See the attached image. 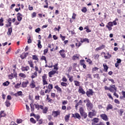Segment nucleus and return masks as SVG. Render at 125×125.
Returning a JSON list of instances; mask_svg holds the SVG:
<instances>
[{
  "label": "nucleus",
  "instance_id": "58836bf2",
  "mask_svg": "<svg viewBox=\"0 0 125 125\" xmlns=\"http://www.w3.org/2000/svg\"><path fill=\"white\" fill-rule=\"evenodd\" d=\"M103 66L104 70H105V72H107L108 69V66H107V65L105 63L103 64Z\"/></svg>",
  "mask_w": 125,
  "mask_h": 125
},
{
  "label": "nucleus",
  "instance_id": "864d4df0",
  "mask_svg": "<svg viewBox=\"0 0 125 125\" xmlns=\"http://www.w3.org/2000/svg\"><path fill=\"white\" fill-rule=\"evenodd\" d=\"M108 80L109 81V82H111V83H113V84L115 83V81H114L113 79H111L110 78H108Z\"/></svg>",
  "mask_w": 125,
  "mask_h": 125
},
{
  "label": "nucleus",
  "instance_id": "5fc2aeb1",
  "mask_svg": "<svg viewBox=\"0 0 125 125\" xmlns=\"http://www.w3.org/2000/svg\"><path fill=\"white\" fill-rule=\"evenodd\" d=\"M14 71V78H17V73L15 72V69L13 70Z\"/></svg>",
  "mask_w": 125,
  "mask_h": 125
},
{
  "label": "nucleus",
  "instance_id": "20e7f679",
  "mask_svg": "<svg viewBox=\"0 0 125 125\" xmlns=\"http://www.w3.org/2000/svg\"><path fill=\"white\" fill-rule=\"evenodd\" d=\"M86 105L89 110H91V109L93 108V104H92L90 101H89L88 103L86 104Z\"/></svg>",
  "mask_w": 125,
  "mask_h": 125
},
{
  "label": "nucleus",
  "instance_id": "aec40b11",
  "mask_svg": "<svg viewBox=\"0 0 125 125\" xmlns=\"http://www.w3.org/2000/svg\"><path fill=\"white\" fill-rule=\"evenodd\" d=\"M60 114V112H59L58 111L53 112V115H54V117H57V116H59Z\"/></svg>",
  "mask_w": 125,
  "mask_h": 125
},
{
  "label": "nucleus",
  "instance_id": "7ed1b4c3",
  "mask_svg": "<svg viewBox=\"0 0 125 125\" xmlns=\"http://www.w3.org/2000/svg\"><path fill=\"white\" fill-rule=\"evenodd\" d=\"M59 53H60L61 56L62 58H65L66 57V54H65V50L63 49L61 50L59 52Z\"/></svg>",
  "mask_w": 125,
  "mask_h": 125
},
{
  "label": "nucleus",
  "instance_id": "6e6552de",
  "mask_svg": "<svg viewBox=\"0 0 125 125\" xmlns=\"http://www.w3.org/2000/svg\"><path fill=\"white\" fill-rule=\"evenodd\" d=\"M17 15H18V16H17L18 21L20 22V21H21V20H22V17L23 15L22 14H21L20 13H18Z\"/></svg>",
  "mask_w": 125,
  "mask_h": 125
},
{
  "label": "nucleus",
  "instance_id": "bb28decb",
  "mask_svg": "<svg viewBox=\"0 0 125 125\" xmlns=\"http://www.w3.org/2000/svg\"><path fill=\"white\" fill-rule=\"evenodd\" d=\"M27 43H32V40H31V36L28 35V37H27Z\"/></svg>",
  "mask_w": 125,
  "mask_h": 125
},
{
  "label": "nucleus",
  "instance_id": "39448f33",
  "mask_svg": "<svg viewBox=\"0 0 125 125\" xmlns=\"http://www.w3.org/2000/svg\"><path fill=\"white\" fill-rule=\"evenodd\" d=\"M21 70L22 72H24L25 71H29V70H30V67H29V66H22L21 68Z\"/></svg>",
  "mask_w": 125,
  "mask_h": 125
},
{
  "label": "nucleus",
  "instance_id": "09e8293b",
  "mask_svg": "<svg viewBox=\"0 0 125 125\" xmlns=\"http://www.w3.org/2000/svg\"><path fill=\"white\" fill-rule=\"evenodd\" d=\"M61 85H62V86H67V85H68V84H67V83H65L64 82H62L61 83Z\"/></svg>",
  "mask_w": 125,
  "mask_h": 125
},
{
  "label": "nucleus",
  "instance_id": "a211bd4d",
  "mask_svg": "<svg viewBox=\"0 0 125 125\" xmlns=\"http://www.w3.org/2000/svg\"><path fill=\"white\" fill-rule=\"evenodd\" d=\"M6 114L4 113V111H1L0 112V119L2 118V117H5Z\"/></svg>",
  "mask_w": 125,
  "mask_h": 125
},
{
  "label": "nucleus",
  "instance_id": "c85d7f7f",
  "mask_svg": "<svg viewBox=\"0 0 125 125\" xmlns=\"http://www.w3.org/2000/svg\"><path fill=\"white\" fill-rule=\"evenodd\" d=\"M93 123H94L95 124H97L99 122V119L97 118H95L93 119Z\"/></svg>",
  "mask_w": 125,
  "mask_h": 125
},
{
  "label": "nucleus",
  "instance_id": "0eeeda50",
  "mask_svg": "<svg viewBox=\"0 0 125 125\" xmlns=\"http://www.w3.org/2000/svg\"><path fill=\"white\" fill-rule=\"evenodd\" d=\"M86 95L88 96V97H89L90 95H92L93 94V91H92V89H89L88 91L86 92Z\"/></svg>",
  "mask_w": 125,
  "mask_h": 125
},
{
  "label": "nucleus",
  "instance_id": "f257e3e1",
  "mask_svg": "<svg viewBox=\"0 0 125 125\" xmlns=\"http://www.w3.org/2000/svg\"><path fill=\"white\" fill-rule=\"evenodd\" d=\"M30 105L31 112L34 111V110L35 109V107L36 109H37V110H40V109H41V110H42V109H43V106L39 105V104L31 103L30 104Z\"/></svg>",
  "mask_w": 125,
  "mask_h": 125
},
{
  "label": "nucleus",
  "instance_id": "f03ea898",
  "mask_svg": "<svg viewBox=\"0 0 125 125\" xmlns=\"http://www.w3.org/2000/svg\"><path fill=\"white\" fill-rule=\"evenodd\" d=\"M109 91L110 92H117V88L115 85H110L109 86Z\"/></svg>",
  "mask_w": 125,
  "mask_h": 125
},
{
  "label": "nucleus",
  "instance_id": "f8f14e48",
  "mask_svg": "<svg viewBox=\"0 0 125 125\" xmlns=\"http://www.w3.org/2000/svg\"><path fill=\"white\" fill-rule=\"evenodd\" d=\"M80 42H82V43H83V42H86L87 43H89V40H88V39L87 38L81 39V40L80 41Z\"/></svg>",
  "mask_w": 125,
  "mask_h": 125
},
{
  "label": "nucleus",
  "instance_id": "72a5a7b5",
  "mask_svg": "<svg viewBox=\"0 0 125 125\" xmlns=\"http://www.w3.org/2000/svg\"><path fill=\"white\" fill-rule=\"evenodd\" d=\"M3 26V18H1L0 19V26Z\"/></svg>",
  "mask_w": 125,
  "mask_h": 125
},
{
  "label": "nucleus",
  "instance_id": "2f4dec72",
  "mask_svg": "<svg viewBox=\"0 0 125 125\" xmlns=\"http://www.w3.org/2000/svg\"><path fill=\"white\" fill-rule=\"evenodd\" d=\"M74 83H75V85H76V86H80V85H81V84H80V82L77 81H74Z\"/></svg>",
  "mask_w": 125,
  "mask_h": 125
},
{
  "label": "nucleus",
  "instance_id": "ddd939ff",
  "mask_svg": "<svg viewBox=\"0 0 125 125\" xmlns=\"http://www.w3.org/2000/svg\"><path fill=\"white\" fill-rule=\"evenodd\" d=\"M56 74V71L55 70H52L49 72V78H51L53 75H55Z\"/></svg>",
  "mask_w": 125,
  "mask_h": 125
},
{
  "label": "nucleus",
  "instance_id": "dca6fc26",
  "mask_svg": "<svg viewBox=\"0 0 125 125\" xmlns=\"http://www.w3.org/2000/svg\"><path fill=\"white\" fill-rule=\"evenodd\" d=\"M94 116H96V114H95V113H93L92 112H89L88 113V117L89 118H92V117H94Z\"/></svg>",
  "mask_w": 125,
  "mask_h": 125
},
{
  "label": "nucleus",
  "instance_id": "de8ad7c7",
  "mask_svg": "<svg viewBox=\"0 0 125 125\" xmlns=\"http://www.w3.org/2000/svg\"><path fill=\"white\" fill-rule=\"evenodd\" d=\"M57 66H58V63H56L55 65H53L54 70H58V67H57Z\"/></svg>",
  "mask_w": 125,
  "mask_h": 125
},
{
  "label": "nucleus",
  "instance_id": "bf43d9fd",
  "mask_svg": "<svg viewBox=\"0 0 125 125\" xmlns=\"http://www.w3.org/2000/svg\"><path fill=\"white\" fill-rule=\"evenodd\" d=\"M7 22H8V23H9V24H11V23L12 22V20H11V18H9L7 20Z\"/></svg>",
  "mask_w": 125,
  "mask_h": 125
},
{
  "label": "nucleus",
  "instance_id": "5701e85b",
  "mask_svg": "<svg viewBox=\"0 0 125 125\" xmlns=\"http://www.w3.org/2000/svg\"><path fill=\"white\" fill-rule=\"evenodd\" d=\"M28 63L29 64L30 67L34 69V63H33V62L32 61H28Z\"/></svg>",
  "mask_w": 125,
  "mask_h": 125
},
{
  "label": "nucleus",
  "instance_id": "a19ab883",
  "mask_svg": "<svg viewBox=\"0 0 125 125\" xmlns=\"http://www.w3.org/2000/svg\"><path fill=\"white\" fill-rule=\"evenodd\" d=\"M42 81H46V79H47V76L46 74H44V75L42 77Z\"/></svg>",
  "mask_w": 125,
  "mask_h": 125
},
{
  "label": "nucleus",
  "instance_id": "4d7b16f0",
  "mask_svg": "<svg viewBox=\"0 0 125 125\" xmlns=\"http://www.w3.org/2000/svg\"><path fill=\"white\" fill-rule=\"evenodd\" d=\"M108 25L110 27H113V22L112 21L108 22Z\"/></svg>",
  "mask_w": 125,
  "mask_h": 125
},
{
  "label": "nucleus",
  "instance_id": "c756f323",
  "mask_svg": "<svg viewBox=\"0 0 125 125\" xmlns=\"http://www.w3.org/2000/svg\"><path fill=\"white\" fill-rule=\"evenodd\" d=\"M33 116L35 118V119H36L37 121H39V120H40V119L41 118V116L40 115H35V114H33Z\"/></svg>",
  "mask_w": 125,
  "mask_h": 125
},
{
  "label": "nucleus",
  "instance_id": "a18cd8bd",
  "mask_svg": "<svg viewBox=\"0 0 125 125\" xmlns=\"http://www.w3.org/2000/svg\"><path fill=\"white\" fill-rule=\"evenodd\" d=\"M8 77L9 79H10V80H12V79L14 78V75L13 74H11V75H9Z\"/></svg>",
  "mask_w": 125,
  "mask_h": 125
},
{
  "label": "nucleus",
  "instance_id": "9b49d317",
  "mask_svg": "<svg viewBox=\"0 0 125 125\" xmlns=\"http://www.w3.org/2000/svg\"><path fill=\"white\" fill-rule=\"evenodd\" d=\"M79 57H80V55L79 54H75L72 58V60H78L79 59Z\"/></svg>",
  "mask_w": 125,
  "mask_h": 125
},
{
  "label": "nucleus",
  "instance_id": "f3484780",
  "mask_svg": "<svg viewBox=\"0 0 125 125\" xmlns=\"http://www.w3.org/2000/svg\"><path fill=\"white\" fill-rule=\"evenodd\" d=\"M72 117L73 118H76L77 119H80V118H81L80 114H79L78 113H76L75 114H73Z\"/></svg>",
  "mask_w": 125,
  "mask_h": 125
},
{
  "label": "nucleus",
  "instance_id": "c03bdc74",
  "mask_svg": "<svg viewBox=\"0 0 125 125\" xmlns=\"http://www.w3.org/2000/svg\"><path fill=\"white\" fill-rule=\"evenodd\" d=\"M60 29H61V27L60 26V25H59V26H58V28H57V27H55V28L54 29V30H55H55H57V31H58V32H59V31H60Z\"/></svg>",
  "mask_w": 125,
  "mask_h": 125
},
{
  "label": "nucleus",
  "instance_id": "9d476101",
  "mask_svg": "<svg viewBox=\"0 0 125 125\" xmlns=\"http://www.w3.org/2000/svg\"><path fill=\"white\" fill-rule=\"evenodd\" d=\"M28 53H23L21 55V59H25V58H26V57L28 56Z\"/></svg>",
  "mask_w": 125,
  "mask_h": 125
},
{
  "label": "nucleus",
  "instance_id": "ea45409f",
  "mask_svg": "<svg viewBox=\"0 0 125 125\" xmlns=\"http://www.w3.org/2000/svg\"><path fill=\"white\" fill-rule=\"evenodd\" d=\"M46 88H48V89H50V90L52 89V88H53V86L52 85V84H49L48 85V87L46 86Z\"/></svg>",
  "mask_w": 125,
  "mask_h": 125
},
{
  "label": "nucleus",
  "instance_id": "6e6d98bb",
  "mask_svg": "<svg viewBox=\"0 0 125 125\" xmlns=\"http://www.w3.org/2000/svg\"><path fill=\"white\" fill-rule=\"evenodd\" d=\"M36 16H37V13L36 12H33L32 14V18H34V17H36Z\"/></svg>",
  "mask_w": 125,
  "mask_h": 125
},
{
  "label": "nucleus",
  "instance_id": "13d9d810",
  "mask_svg": "<svg viewBox=\"0 0 125 125\" xmlns=\"http://www.w3.org/2000/svg\"><path fill=\"white\" fill-rule=\"evenodd\" d=\"M60 37L61 38L62 41H65V36H63L62 34H60Z\"/></svg>",
  "mask_w": 125,
  "mask_h": 125
},
{
  "label": "nucleus",
  "instance_id": "b1692460",
  "mask_svg": "<svg viewBox=\"0 0 125 125\" xmlns=\"http://www.w3.org/2000/svg\"><path fill=\"white\" fill-rule=\"evenodd\" d=\"M11 33H12V27H10V28L8 29V32H7V35H8V36H11Z\"/></svg>",
  "mask_w": 125,
  "mask_h": 125
},
{
  "label": "nucleus",
  "instance_id": "8fccbe9b",
  "mask_svg": "<svg viewBox=\"0 0 125 125\" xmlns=\"http://www.w3.org/2000/svg\"><path fill=\"white\" fill-rule=\"evenodd\" d=\"M8 84H9V83L8 82V81L3 83V85H4V86H7Z\"/></svg>",
  "mask_w": 125,
  "mask_h": 125
},
{
  "label": "nucleus",
  "instance_id": "e433bc0d",
  "mask_svg": "<svg viewBox=\"0 0 125 125\" xmlns=\"http://www.w3.org/2000/svg\"><path fill=\"white\" fill-rule=\"evenodd\" d=\"M20 85H21V83H18L17 84L15 85V88H20Z\"/></svg>",
  "mask_w": 125,
  "mask_h": 125
},
{
  "label": "nucleus",
  "instance_id": "69168bd1",
  "mask_svg": "<svg viewBox=\"0 0 125 125\" xmlns=\"http://www.w3.org/2000/svg\"><path fill=\"white\" fill-rule=\"evenodd\" d=\"M106 27L108 29L109 31H111L112 30V26H109L108 25H106Z\"/></svg>",
  "mask_w": 125,
  "mask_h": 125
},
{
  "label": "nucleus",
  "instance_id": "680f3d73",
  "mask_svg": "<svg viewBox=\"0 0 125 125\" xmlns=\"http://www.w3.org/2000/svg\"><path fill=\"white\" fill-rule=\"evenodd\" d=\"M43 85H45V84H48L47 81L46 80H43Z\"/></svg>",
  "mask_w": 125,
  "mask_h": 125
},
{
  "label": "nucleus",
  "instance_id": "774afa93",
  "mask_svg": "<svg viewBox=\"0 0 125 125\" xmlns=\"http://www.w3.org/2000/svg\"><path fill=\"white\" fill-rule=\"evenodd\" d=\"M99 56H100L99 54H96L94 57L95 59H98V58H99Z\"/></svg>",
  "mask_w": 125,
  "mask_h": 125
},
{
  "label": "nucleus",
  "instance_id": "338daca9",
  "mask_svg": "<svg viewBox=\"0 0 125 125\" xmlns=\"http://www.w3.org/2000/svg\"><path fill=\"white\" fill-rule=\"evenodd\" d=\"M18 93V96H20L21 95H22V94H23V93H22V91H18L17 92Z\"/></svg>",
  "mask_w": 125,
  "mask_h": 125
},
{
  "label": "nucleus",
  "instance_id": "473e14b6",
  "mask_svg": "<svg viewBox=\"0 0 125 125\" xmlns=\"http://www.w3.org/2000/svg\"><path fill=\"white\" fill-rule=\"evenodd\" d=\"M41 40H39L38 41V47H39V48H42V45L41 44Z\"/></svg>",
  "mask_w": 125,
  "mask_h": 125
},
{
  "label": "nucleus",
  "instance_id": "7c9ffc66",
  "mask_svg": "<svg viewBox=\"0 0 125 125\" xmlns=\"http://www.w3.org/2000/svg\"><path fill=\"white\" fill-rule=\"evenodd\" d=\"M47 110H48V108L46 107H45L43 109V106L42 113L43 114H46V113H47Z\"/></svg>",
  "mask_w": 125,
  "mask_h": 125
},
{
  "label": "nucleus",
  "instance_id": "052dcab7",
  "mask_svg": "<svg viewBox=\"0 0 125 125\" xmlns=\"http://www.w3.org/2000/svg\"><path fill=\"white\" fill-rule=\"evenodd\" d=\"M107 96H108L109 98H110V99H112V100H113V97H112V95H111V94L110 93H108L107 94Z\"/></svg>",
  "mask_w": 125,
  "mask_h": 125
},
{
  "label": "nucleus",
  "instance_id": "c9c22d12",
  "mask_svg": "<svg viewBox=\"0 0 125 125\" xmlns=\"http://www.w3.org/2000/svg\"><path fill=\"white\" fill-rule=\"evenodd\" d=\"M41 60H44L46 64V63H47V61H46V58L44 56H42L41 57Z\"/></svg>",
  "mask_w": 125,
  "mask_h": 125
},
{
  "label": "nucleus",
  "instance_id": "4be33fe9",
  "mask_svg": "<svg viewBox=\"0 0 125 125\" xmlns=\"http://www.w3.org/2000/svg\"><path fill=\"white\" fill-rule=\"evenodd\" d=\"M113 108V105L111 104H109L107 105V107H106V110L107 111H109V110H111Z\"/></svg>",
  "mask_w": 125,
  "mask_h": 125
},
{
  "label": "nucleus",
  "instance_id": "e2e57ef3",
  "mask_svg": "<svg viewBox=\"0 0 125 125\" xmlns=\"http://www.w3.org/2000/svg\"><path fill=\"white\" fill-rule=\"evenodd\" d=\"M94 78H96L97 79H100V77H99V74H95L94 76Z\"/></svg>",
  "mask_w": 125,
  "mask_h": 125
},
{
  "label": "nucleus",
  "instance_id": "4c0bfd02",
  "mask_svg": "<svg viewBox=\"0 0 125 125\" xmlns=\"http://www.w3.org/2000/svg\"><path fill=\"white\" fill-rule=\"evenodd\" d=\"M19 76L21 77V78H25L26 77V75H25V74L24 73H20Z\"/></svg>",
  "mask_w": 125,
  "mask_h": 125
},
{
  "label": "nucleus",
  "instance_id": "79ce46f5",
  "mask_svg": "<svg viewBox=\"0 0 125 125\" xmlns=\"http://www.w3.org/2000/svg\"><path fill=\"white\" fill-rule=\"evenodd\" d=\"M81 11L82 12H83L84 13H85L87 11V9H86V7H83Z\"/></svg>",
  "mask_w": 125,
  "mask_h": 125
},
{
  "label": "nucleus",
  "instance_id": "37998d69",
  "mask_svg": "<svg viewBox=\"0 0 125 125\" xmlns=\"http://www.w3.org/2000/svg\"><path fill=\"white\" fill-rule=\"evenodd\" d=\"M30 121L32 124H36V120L33 118H30Z\"/></svg>",
  "mask_w": 125,
  "mask_h": 125
},
{
  "label": "nucleus",
  "instance_id": "412c9836",
  "mask_svg": "<svg viewBox=\"0 0 125 125\" xmlns=\"http://www.w3.org/2000/svg\"><path fill=\"white\" fill-rule=\"evenodd\" d=\"M55 88H56L59 92H62V89L58 85L55 86Z\"/></svg>",
  "mask_w": 125,
  "mask_h": 125
},
{
  "label": "nucleus",
  "instance_id": "603ef678",
  "mask_svg": "<svg viewBox=\"0 0 125 125\" xmlns=\"http://www.w3.org/2000/svg\"><path fill=\"white\" fill-rule=\"evenodd\" d=\"M36 33H38V34L40 33V32H41V28H38L37 29H35Z\"/></svg>",
  "mask_w": 125,
  "mask_h": 125
},
{
  "label": "nucleus",
  "instance_id": "a878e982",
  "mask_svg": "<svg viewBox=\"0 0 125 125\" xmlns=\"http://www.w3.org/2000/svg\"><path fill=\"white\" fill-rule=\"evenodd\" d=\"M5 105L6 106V107H9V106H10V105H11L10 102L7 100L5 102Z\"/></svg>",
  "mask_w": 125,
  "mask_h": 125
},
{
  "label": "nucleus",
  "instance_id": "f704fd0d",
  "mask_svg": "<svg viewBox=\"0 0 125 125\" xmlns=\"http://www.w3.org/2000/svg\"><path fill=\"white\" fill-rule=\"evenodd\" d=\"M79 91L80 93H82V94H85V92L84 91V90H83V88L79 89Z\"/></svg>",
  "mask_w": 125,
  "mask_h": 125
},
{
  "label": "nucleus",
  "instance_id": "2eb2a0df",
  "mask_svg": "<svg viewBox=\"0 0 125 125\" xmlns=\"http://www.w3.org/2000/svg\"><path fill=\"white\" fill-rule=\"evenodd\" d=\"M29 86L31 88H35V87H36V84H35V82H34L33 80L32 81V82L30 84Z\"/></svg>",
  "mask_w": 125,
  "mask_h": 125
},
{
  "label": "nucleus",
  "instance_id": "3c124183",
  "mask_svg": "<svg viewBox=\"0 0 125 125\" xmlns=\"http://www.w3.org/2000/svg\"><path fill=\"white\" fill-rule=\"evenodd\" d=\"M123 113H124V110H123L122 109H120L119 112L120 116H123Z\"/></svg>",
  "mask_w": 125,
  "mask_h": 125
},
{
  "label": "nucleus",
  "instance_id": "4468645a",
  "mask_svg": "<svg viewBox=\"0 0 125 125\" xmlns=\"http://www.w3.org/2000/svg\"><path fill=\"white\" fill-rule=\"evenodd\" d=\"M104 48H105V45H102V46H100V47L96 48L95 51H99V50H102V49H103Z\"/></svg>",
  "mask_w": 125,
  "mask_h": 125
},
{
  "label": "nucleus",
  "instance_id": "423d86ee",
  "mask_svg": "<svg viewBox=\"0 0 125 125\" xmlns=\"http://www.w3.org/2000/svg\"><path fill=\"white\" fill-rule=\"evenodd\" d=\"M101 117L104 120V121H108V117L105 114H101Z\"/></svg>",
  "mask_w": 125,
  "mask_h": 125
},
{
  "label": "nucleus",
  "instance_id": "1a4fd4ad",
  "mask_svg": "<svg viewBox=\"0 0 125 125\" xmlns=\"http://www.w3.org/2000/svg\"><path fill=\"white\" fill-rule=\"evenodd\" d=\"M29 84V81H27L26 82H23L21 84V87H27V85Z\"/></svg>",
  "mask_w": 125,
  "mask_h": 125
},
{
  "label": "nucleus",
  "instance_id": "6ab92c4d",
  "mask_svg": "<svg viewBox=\"0 0 125 125\" xmlns=\"http://www.w3.org/2000/svg\"><path fill=\"white\" fill-rule=\"evenodd\" d=\"M64 120L66 123L70 121V115H67L64 117Z\"/></svg>",
  "mask_w": 125,
  "mask_h": 125
},
{
  "label": "nucleus",
  "instance_id": "0e129e2a",
  "mask_svg": "<svg viewBox=\"0 0 125 125\" xmlns=\"http://www.w3.org/2000/svg\"><path fill=\"white\" fill-rule=\"evenodd\" d=\"M21 123H22V120H21V119H18L17 120V124H21Z\"/></svg>",
  "mask_w": 125,
  "mask_h": 125
},
{
  "label": "nucleus",
  "instance_id": "393cba45",
  "mask_svg": "<svg viewBox=\"0 0 125 125\" xmlns=\"http://www.w3.org/2000/svg\"><path fill=\"white\" fill-rule=\"evenodd\" d=\"M123 96L120 97V99H125V91H122Z\"/></svg>",
  "mask_w": 125,
  "mask_h": 125
},
{
  "label": "nucleus",
  "instance_id": "49530a36",
  "mask_svg": "<svg viewBox=\"0 0 125 125\" xmlns=\"http://www.w3.org/2000/svg\"><path fill=\"white\" fill-rule=\"evenodd\" d=\"M47 52H48V49H47V48L43 50V55H46V53H47Z\"/></svg>",
  "mask_w": 125,
  "mask_h": 125
},
{
  "label": "nucleus",
  "instance_id": "cd10ccee",
  "mask_svg": "<svg viewBox=\"0 0 125 125\" xmlns=\"http://www.w3.org/2000/svg\"><path fill=\"white\" fill-rule=\"evenodd\" d=\"M32 59L33 60H36V61H39V58H38V56L37 55H33Z\"/></svg>",
  "mask_w": 125,
  "mask_h": 125
}]
</instances>
